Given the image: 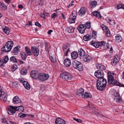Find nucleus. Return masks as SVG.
<instances>
[{"label": "nucleus", "mask_w": 124, "mask_h": 124, "mask_svg": "<svg viewBox=\"0 0 124 124\" xmlns=\"http://www.w3.org/2000/svg\"><path fill=\"white\" fill-rule=\"evenodd\" d=\"M107 84L106 79L104 78H101L98 79L96 81L97 89L100 90L102 91L106 88Z\"/></svg>", "instance_id": "f257e3e1"}, {"label": "nucleus", "mask_w": 124, "mask_h": 124, "mask_svg": "<svg viewBox=\"0 0 124 124\" xmlns=\"http://www.w3.org/2000/svg\"><path fill=\"white\" fill-rule=\"evenodd\" d=\"M114 73H111L109 72L108 73V84L113 85L124 87V85L118 82L116 80H114Z\"/></svg>", "instance_id": "f03ea898"}, {"label": "nucleus", "mask_w": 124, "mask_h": 124, "mask_svg": "<svg viewBox=\"0 0 124 124\" xmlns=\"http://www.w3.org/2000/svg\"><path fill=\"white\" fill-rule=\"evenodd\" d=\"M13 45V43L12 41H8L4 46L1 49V50L2 51L8 52L10 51Z\"/></svg>", "instance_id": "7ed1b4c3"}, {"label": "nucleus", "mask_w": 124, "mask_h": 124, "mask_svg": "<svg viewBox=\"0 0 124 124\" xmlns=\"http://www.w3.org/2000/svg\"><path fill=\"white\" fill-rule=\"evenodd\" d=\"M60 77L62 79L67 81L71 80L73 76L70 73L64 72L61 74Z\"/></svg>", "instance_id": "20e7f679"}, {"label": "nucleus", "mask_w": 124, "mask_h": 124, "mask_svg": "<svg viewBox=\"0 0 124 124\" xmlns=\"http://www.w3.org/2000/svg\"><path fill=\"white\" fill-rule=\"evenodd\" d=\"M72 66L75 69H77L79 71H82L83 69L81 63L76 60H75L73 62Z\"/></svg>", "instance_id": "39448f33"}, {"label": "nucleus", "mask_w": 124, "mask_h": 124, "mask_svg": "<svg viewBox=\"0 0 124 124\" xmlns=\"http://www.w3.org/2000/svg\"><path fill=\"white\" fill-rule=\"evenodd\" d=\"M77 13L75 11L72 12L69 18L68 19V21L70 23H74L76 19Z\"/></svg>", "instance_id": "423d86ee"}, {"label": "nucleus", "mask_w": 124, "mask_h": 124, "mask_svg": "<svg viewBox=\"0 0 124 124\" xmlns=\"http://www.w3.org/2000/svg\"><path fill=\"white\" fill-rule=\"evenodd\" d=\"M49 77V75L47 74L40 73L38 75V79L41 81H43L47 80Z\"/></svg>", "instance_id": "0eeeda50"}, {"label": "nucleus", "mask_w": 124, "mask_h": 124, "mask_svg": "<svg viewBox=\"0 0 124 124\" xmlns=\"http://www.w3.org/2000/svg\"><path fill=\"white\" fill-rule=\"evenodd\" d=\"M91 44L92 45L96 48H99L100 46H104L106 44L105 42L103 41L98 42H97L94 41H92Z\"/></svg>", "instance_id": "6e6552de"}, {"label": "nucleus", "mask_w": 124, "mask_h": 124, "mask_svg": "<svg viewBox=\"0 0 124 124\" xmlns=\"http://www.w3.org/2000/svg\"><path fill=\"white\" fill-rule=\"evenodd\" d=\"M7 95L2 91V87L0 86V100L5 101L7 100Z\"/></svg>", "instance_id": "1a4fd4ad"}, {"label": "nucleus", "mask_w": 124, "mask_h": 124, "mask_svg": "<svg viewBox=\"0 0 124 124\" xmlns=\"http://www.w3.org/2000/svg\"><path fill=\"white\" fill-rule=\"evenodd\" d=\"M104 74L103 72L101 71L97 70L95 71L94 73L95 76L98 79H100L101 78H103Z\"/></svg>", "instance_id": "9d476101"}, {"label": "nucleus", "mask_w": 124, "mask_h": 124, "mask_svg": "<svg viewBox=\"0 0 124 124\" xmlns=\"http://www.w3.org/2000/svg\"><path fill=\"white\" fill-rule=\"evenodd\" d=\"M16 108H17L15 107L10 106L8 108H7V110L9 114L13 115L16 113Z\"/></svg>", "instance_id": "9b49d317"}, {"label": "nucleus", "mask_w": 124, "mask_h": 124, "mask_svg": "<svg viewBox=\"0 0 124 124\" xmlns=\"http://www.w3.org/2000/svg\"><path fill=\"white\" fill-rule=\"evenodd\" d=\"M31 50L32 51L34 55L36 56H37L39 54V49L36 46H31Z\"/></svg>", "instance_id": "f8f14e48"}, {"label": "nucleus", "mask_w": 124, "mask_h": 124, "mask_svg": "<svg viewBox=\"0 0 124 124\" xmlns=\"http://www.w3.org/2000/svg\"><path fill=\"white\" fill-rule=\"evenodd\" d=\"M101 28L106 33V35L108 37H109L110 35V33L108 28L104 24L101 26Z\"/></svg>", "instance_id": "ddd939ff"}, {"label": "nucleus", "mask_w": 124, "mask_h": 124, "mask_svg": "<svg viewBox=\"0 0 124 124\" xmlns=\"http://www.w3.org/2000/svg\"><path fill=\"white\" fill-rule=\"evenodd\" d=\"M31 76L33 79H38V75H39L38 72L37 70H32L30 74Z\"/></svg>", "instance_id": "4468645a"}, {"label": "nucleus", "mask_w": 124, "mask_h": 124, "mask_svg": "<svg viewBox=\"0 0 124 124\" xmlns=\"http://www.w3.org/2000/svg\"><path fill=\"white\" fill-rule=\"evenodd\" d=\"M85 29V25L83 24H80L78 28L79 32L81 34H83L84 32Z\"/></svg>", "instance_id": "2eb2a0df"}, {"label": "nucleus", "mask_w": 124, "mask_h": 124, "mask_svg": "<svg viewBox=\"0 0 124 124\" xmlns=\"http://www.w3.org/2000/svg\"><path fill=\"white\" fill-rule=\"evenodd\" d=\"M84 92V89L82 88H81L77 91L76 94L78 96L83 97Z\"/></svg>", "instance_id": "dca6fc26"}, {"label": "nucleus", "mask_w": 124, "mask_h": 124, "mask_svg": "<svg viewBox=\"0 0 124 124\" xmlns=\"http://www.w3.org/2000/svg\"><path fill=\"white\" fill-rule=\"evenodd\" d=\"M56 124H66V122L62 118H57L55 121Z\"/></svg>", "instance_id": "f3484780"}, {"label": "nucleus", "mask_w": 124, "mask_h": 124, "mask_svg": "<svg viewBox=\"0 0 124 124\" xmlns=\"http://www.w3.org/2000/svg\"><path fill=\"white\" fill-rule=\"evenodd\" d=\"M78 53L80 56V58H83L85 55V52L82 48L79 49L78 51Z\"/></svg>", "instance_id": "a211bd4d"}, {"label": "nucleus", "mask_w": 124, "mask_h": 124, "mask_svg": "<svg viewBox=\"0 0 124 124\" xmlns=\"http://www.w3.org/2000/svg\"><path fill=\"white\" fill-rule=\"evenodd\" d=\"M114 100L116 102L119 103L122 101L120 95L117 93H116L114 96Z\"/></svg>", "instance_id": "6ab92c4d"}, {"label": "nucleus", "mask_w": 124, "mask_h": 124, "mask_svg": "<svg viewBox=\"0 0 124 124\" xmlns=\"http://www.w3.org/2000/svg\"><path fill=\"white\" fill-rule=\"evenodd\" d=\"M86 9L84 7L81 8L78 12V14L80 16H82V15H84L86 12Z\"/></svg>", "instance_id": "aec40b11"}, {"label": "nucleus", "mask_w": 124, "mask_h": 124, "mask_svg": "<svg viewBox=\"0 0 124 124\" xmlns=\"http://www.w3.org/2000/svg\"><path fill=\"white\" fill-rule=\"evenodd\" d=\"M20 46H17L14 48L13 52V54L14 55H17L19 53Z\"/></svg>", "instance_id": "412c9836"}, {"label": "nucleus", "mask_w": 124, "mask_h": 124, "mask_svg": "<svg viewBox=\"0 0 124 124\" xmlns=\"http://www.w3.org/2000/svg\"><path fill=\"white\" fill-rule=\"evenodd\" d=\"M21 101L18 96H16L13 98V102L14 103L16 104L20 103Z\"/></svg>", "instance_id": "4be33fe9"}, {"label": "nucleus", "mask_w": 124, "mask_h": 124, "mask_svg": "<svg viewBox=\"0 0 124 124\" xmlns=\"http://www.w3.org/2000/svg\"><path fill=\"white\" fill-rule=\"evenodd\" d=\"M25 51L27 55H30L32 54V53L30 48L26 46L25 48Z\"/></svg>", "instance_id": "5701e85b"}, {"label": "nucleus", "mask_w": 124, "mask_h": 124, "mask_svg": "<svg viewBox=\"0 0 124 124\" xmlns=\"http://www.w3.org/2000/svg\"><path fill=\"white\" fill-rule=\"evenodd\" d=\"M64 65L67 67L70 66L71 64V61L68 58H67L64 60Z\"/></svg>", "instance_id": "b1692460"}, {"label": "nucleus", "mask_w": 124, "mask_h": 124, "mask_svg": "<svg viewBox=\"0 0 124 124\" xmlns=\"http://www.w3.org/2000/svg\"><path fill=\"white\" fill-rule=\"evenodd\" d=\"M92 97V96L90 93L88 92H86L84 93V95L83 98H91Z\"/></svg>", "instance_id": "393cba45"}, {"label": "nucleus", "mask_w": 124, "mask_h": 124, "mask_svg": "<svg viewBox=\"0 0 124 124\" xmlns=\"http://www.w3.org/2000/svg\"><path fill=\"white\" fill-rule=\"evenodd\" d=\"M63 49L64 52L66 56H68V53L70 51V48L66 46H64L63 47Z\"/></svg>", "instance_id": "a878e982"}, {"label": "nucleus", "mask_w": 124, "mask_h": 124, "mask_svg": "<svg viewBox=\"0 0 124 124\" xmlns=\"http://www.w3.org/2000/svg\"><path fill=\"white\" fill-rule=\"evenodd\" d=\"M83 39L85 41L89 40L91 39V36L89 34H87L83 37Z\"/></svg>", "instance_id": "bb28decb"}, {"label": "nucleus", "mask_w": 124, "mask_h": 124, "mask_svg": "<svg viewBox=\"0 0 124 124\" xmlns=\"http://www.w3.org/2000/svg\"><path fill=\"white\" fill-rule=\"evenodd\" d=\"M90 6L92 8L95 7L97 4V2L95 0L91 1L89 4Z\"/></svg>", "instance_id": "cd10ccee"}, {"label": "nucleus", "mask_w": 124, "mask_h": 124, "mask_svg": "<svg viewBox=\"0 0 124 124\" xmlns=\"http://www.w3.org/2000/svg\"><path fill=\"white\" fill-rule=\"evenodd\" d=\"M50 59L52 62L55 63L57 61L56 56L53 55L50 56Z\"/></svg>", "instance_id": "c85d7f7f"}, {"label": "nucleus", "mask_w": 124, "mask_h": 124, "mask_svg": "<svg viewBox=\"0 0 124 124\" xmlns=\"http://www.w3.org/2000/svg\"><path fill=\"white\" fill-rule=\"evenodd\" d=\"M91 60V57L88 55L86 54L85 58H84V60L85 62H89Z\"/></svg>", "instance_id": "c756f323"}, {"label": "nucleus", "mask_w": 124, "mask_h": 124, "mask_svg": "<svg viewBox=\"0 0 124 124\" xmlns=\"http://www.w3.org/2000/svg\"><path fill=\"white\" fill-rule=\"evenodd\" d=\"M71 55L72 58L75 59L78 57V54L77 52L74 51L71 53Z\"/></svg>", "instance_id": "7c9ffc66"}, {"label": "nucleus", "mask_w": 124, "mask_h": 124, "mask_svg": "<svg viewBox=\"0 0 124 124\" xmlns=\"http://www.w3.org/2000/svg\"><path fill=\"white\" fill-rule=\"evenodd\" d=\"M23 84L26 89L29 90L30 89V86L27 81H24L23 82Z\"/></svg>", "instance_id": "2f4dec72"}, {"label": "nucleus", "mask_w": 124, "mask_h": 124, "mask_svg": "<svg viewBox=\"0 0 124 124\" xmlns=\"http://www.w3.org/2000/svg\"><path fill=\"white\" fill-rule=\"evenodd\" d=\"M119 61V60L116 57H114V59L112 60L111 63L113 65H115Z\"/></svg>", "instance_id": "473e14b6"}, {"label": "nucleus", "mask_w": 124, "mask_h": 124, "mask_svg": "<svg viewBox=\"0 0 124 124\" xmlns=\"http://www.w3.org/2000/svg\"><path fill=\"white\" fill-rule=\"evenodd\" d=\"M16 108V111H17L23 112L24 111V108L22 106H16L15 107Z\"/></svg>", "instance_id": "72a5a7b5"}, {"label": "nucleus", "mask_w": 124, "mask_h": 124, "mask_svg": "<svg viewBox=\"0 0 124 124\" xmlns=\"http://www.w3.org/2000/svg\"><path fill=\"white\" fill-rule=\"evenodd\" d=\"M66 30L68 32L72 33L74 32V29L72 27L70 26L66 28Z\"/></svg>", "instance_id": "f704fd0d"}, {"label": "nucleus", "mask_w": 124, "mask_h": 124, "mask_svg": "<svg viewBox=\"0 0 124 124\" xmlns=\"http://www.w3.org/2000/svg\"><path fill=\"white\" fill-rule=\"evenodd\" d=\"M3 30L5 33L7 34H8L9 32V29L7 26H3Z\"/></svg>", "instance_id": "c9c22d12"}, {"label": "nucleus", "mask_w": 124, "mask_h": 124, "mask_svg": "<svg viewBox=\"0 0 124 124\" xmlns=\"http://www.w3.org/2000/svg\"><path fill=\"white\" fill-rule=\"evenodd\" d=\"M116 40L118 42H120L122 39V38L121 36L119 34H117L115 36Z\"/></svg>", "instance_id": "e433bc0d"}, {"label": "nucleus", "mask_w": 124, "mask_h": 124, "mask_svg": "<svg viewBox=\"0 0 124 124\" xmlns=\"http://www.w3.org/2000/svg\"><path fill=\"white\" fill-rule=\"evenodd\" d=\"M96 67L98 69L102 70H104L106 69L105 67L101 64L97 65Z\"/></svg>", "instance_id": "4c0bfd02"}, {"label": "nucleus", "mask_w": 124, "mask_h": 124, "mask_svg": "<svg viewBox=\"0 0 124 124\" xmlns=\"http://www.w3.org/2000/svg\"><path fill=\"white\" fill-rule=\"evenodd\" d=\"M10 61L15 63L17 62V60L14 56L11 57L10 58Z\"/></svg>", "instance_id": "58836bf2"}, {"label": "nucleus", "mask_w": 124, "mask_h": 124, "mask_svg": "<svg viewBox=\"0 0 124 124\" xmlns=\"http://www.w3.org/2000/svg\"><path fill=\"white\" fill-rule=\"evenodd\" d=\"M18 116L21 118H23L27 116V114L21 112L18 114Z\"/></svg>", "instance_id": "ea45409f"}, {"label": "nucleus", "mask_w": 124, "mask_h": 124, "mask_svg": "<svg viewBox=\"0 0 124 124\" xmlns=\"http://www.w3.org/2000/svg\"><path fill=\"white\" fill-rule=\"evenodd\" d=\"M21 56L22 59L24 60H25L27 58L26 55L25 53L23 52L21 53Z\"/></svg>", "instance_id": "a19ab883"}, {"label": "nucleus", "mask_w": 124, "mask_h": 124, "mask_svg": "<svg viewBox=\"0 0 124 124\" xmlns=\"http://www.w3.org/2000/svg\"><path fill=\"white\" fill-rule=\"evenodd\" d=\"M85 28L90 29L91 27L90 23L89 22H86L85 25Z\"/></svg>", "instance_id": "79ce46f5"}, {"label": "nucleus", "mask_w": 124, "mask_h": 124, "mask_svg": "<svg viewBox=\"0 0 124 124\" xmlns=\"http://www.w3.org/2000/svg\"><path fill=\"white\" fill-rule=\"evenodd\" d=\"M92 13L93 16L97 17H99V16H100L99 12L97 11L93 12Z\"/></svg>", "instance_id": "37998d69"}, {"label": "nucleus", "mask_w": 124, "mask_h": 124, "mask_svg": "<svg viewBox=\"0 0 124 124\" xmlns=\"http://www.w3.org/2000/svg\"><path fill=\"white\" fill-rule=\"evenodd\" d=\"M27 72V70L26 69H22L20 71V73L21 74L23 75H25Z\"/></svg>", "instance_id": "c03bdc74"}, {"label": "nucleus", "mask_w": 124, "mask_h": 124, "mask_svg": "<svg viewBox=\"0 0 124 124\" xmlns=\"http://www.w3.org/2000/svg\"><path fill=\"white\" fill-rule=\"evenodd\" d=\"M0 4V6L2 7V9L5 10L7 8V6L4 3H1Z\"/></svg>", "instance_id": "a18cd8bd"}, {"label": "nucleus", "mask_w": 124, "mask_h": 124, "mask_svg": "<svg viewBox=\"0 0 124 124\" xmlns=\"http://www.w3.org/2000/svg\"><path fill=\"white\" fill-rule=\"evenodd\" d=\"M9 59L8 58L7 55L5 56L3 58L4 63H6L8 61Z\"/></svg>", "instance_id": "49530a36"}, {"label": "nucleus", "mask_w": 124, "mask_h": 124, "mask_svg": "<svg viewBox=\"0 0 124 124\" xmlns=\"http://www.w3.org/2000/svg\"><path fill=\"white\" fill-rule=\"evenodd\" d=\"M117 8L118 9L122 8L124 9V5L122 4H119L117 5Z\"/></svg>", "instance_id": "de8ad7c7"}, {"label": "nucleus", "mask_w": 124, "mask_h": 124, "mask_svg": "<svg viewBox=\"0 0 124 124\" xmlns=\"http://www.w3.org/2000/svg\"><path fill=\"white\" fill-rule=\"evenodd\" d=\"M96 32L95 31H93V33L92 34V37L94 39L96 38Z\"/></svg>", "instance_id": "09e8293b"}, {"label": "nucleus", "mask_w": 124, "mask_h": 124, "mask_svg": "<svg viewBox=\"0 0 124 124\" xmlns=\"http://www.w3.org/2000/svg\"><path fill=\"white\" fill-rule=\"evenodd\" d=\"M45 45V49L47 50H48L49 48H50V46H49V44L45 42L44 43Z\"/></svg>", "instance_id": "8fccbe9b"}, {"label": "nucleus", "mask_w": 124, "mask_h": 124, "mask_svg": "<svg viewBox=\"0 0 124 124\" xmlns=\"http://www.w3.org/2000/svg\"><path fill=\"white\" fill-rule=\"evenodd\" d=\"M73 119L74 120L78 122L81 123V122L82 121V120L80 119H77L75 118H73Z\"/></svg>", "instance_id": "3c124183"}, {"label": "nucleus", "mask_w": 124, "mask_h": 124, "mask_svg": "<svg viewBox=\"0 0 124 124\" xmlns=\"http://www.w3.org/2000/svg\"><path fill=\"white\" fill-rule=\"evenodd\" d=\"M1 121L2 123H5V124H7L8 123V122L7 121L6 119L5 118H2L1 119Z\"/></svg>", "instance_id": "603ef678"}, {"label": "nucleus", "mask_w": 124, "mask_h": 124, "mask_svg": "<svg viewBox=\"0 0 124 124\" xmlns=\"http://www.w3.org/2000/svg\"><path fill=\"white\" fill-rule=\"evenodd\" d=\"M4 62H3V60L0 58V66H3L4 65Z\"/></svg>", "instance_id": "864d4df0"}, {"label": "nucleus", "mask_w": 124, "mask_h": 124, "mask_svg": "<svg viewBox=\"0 0 124 124\" xmlns=\"http://www.w3.org/2000/svg\"><path fill=\"white\" fill-rule=\"evenodd\" d=\"M105 57L106 58L108 59H109L111 58V56L110 55L107 54L105 55Z\"/></svg>", "instance_id": "5fc2aeb1"}, {"label": "nucleus", "mask_w": 124, "mask_h": 124, "mask_svg": "<svg viewBox=\"0 0 124 124\" xmlns=\"http://www.w3.org/2000/svg\"><path fill=\"white\" fill-rule=\"evenodd\" d=\"M57 16V14H56L55 13H54L52 15L51 17L52 18H54Z\"/></svg>", "instance_id": "6e6d98bb"}, {"label": "nucleus", "mask_w": 124, "mask_h": 124, "mask_svg": "<svg viewBox=\"0 0 124 124\" xmlns=\"http://www.w3.org/2000/svg\"><path fill=\"white\" fill-rule=\"evenodd\" d=\"M27 116L30 118H32L34 117V115H33L27 114Z\"/></svg>", "instance_id": "4d7b16f0"}, {"label": "nucleus", "mask_w": 124, "mask_h": 124, "mask_svg": "<svg viewBox=\"0 0 124 124\" xmlns=\"http://www.w3.org/2000/svg\"><path fill=\"white\" fill-rule=\"evenodd\" d=\"M35 25L37 26H38L39 27H40L41 26V25L40 24V23L38 22H35Z\"/></svg>", "instance_id": "13d9d810"}, {"label": "nucleus", "mask_w": 124, "mask_h": 124, "mask_svg": "<svg viewBox=\"0 0 124 124\" xmlns=\"http://www.w3.org/2000/svg\"><path fill=\"white\" fill-rule=\"evenodd\" d=\"M43 14H45V16H49V13H47L45 11H43Z\"/></svg>", "instance_id": "bf43d9fd"}, {"label": "nucleus", "mask_w": 124, "mask_h": 124, "mask_svg": "<svg viewBox=\"0 0 124 124\" xmlns=\"http://www.w3.org/2000/svg\"><path fill=\"white\" fill-rule=\"evenodd\" d=\"M18 85L16 83H13V87L16 88L17 86Z\"/></svg>", "instance_id": "052dcab7"}, {"label": "nucleus", "mask_w": 124, "mask_h": 124, "mask_svg": "<svg viewBox=\"0 0 124 124\" xmlns=\"http://www.w3.org/2000/svg\"><path fill=\"white\" fill-rule=\"evenodd\" d=\"M5 1L8 4H9L11 2L10 0H5Z\"/></svg>", "instance_id": "680f3d73"}, {"label": "nucleus", "mask_w": 124, "mask_h": 124, "mask_svg": "<svg viewBox=\"0 0 124 124\" xmlns=\"http://www.w3.org/2000/svg\"><path fill=\"white\" fill-rule=\"evenodd\" d=\"M7 124H16L13 122L10 121Z\"/></svg>", "instance_id": "e2e57ef3"}, {"label": "nucleus", "mask_w": 124, "mask_h": 124, "mask_svg": "<svg viewBox=\"0 0 124 124\" xmlns=\"http://www.w3.org/2000/svg\"><path fill=\"white\" fill-rule=\"evenodd\" d=\"M59 13H60L61 14V15H62V17L63 18H65V16L63 15V14L61 12H59Z\"/></svg>", "instance_id": "0e129e2a"}, {"label": "nucleus", "mask_w": 124, "mask_h": 124, "mask_svg": "<svg viewBox=\"0 0 124 124\" xmlns=\"http://www.w3.org/2000/svg\"><path fill=\"white\" fill-rule=\"evenodd\" d=\"M19 8H21L23 7V6L22 4H20L18 6Z\"/></svg>", "instance_id": "69168bd1"}, {"label": "nucleus", "mask_w": 124, "mask_h": 124, "mask_svg": "<svg viewBox=\"0 0 124 124\" xmlns=\"http://www.w3.org/2000/svg\"><path fill=\"white\" fill-rule=\"evenodd\" d=\"M109 43H107V44H106V48H109Z\"/></svg>", "instance_id": "338daca9"}, {"label": "nucleus", "mask_w": 124, "mask_h": 124, "mask_svg": "<svg viewBox=\"0 0 124 124\" xmlns=\"http://www.w3.org/2000/svg\"><path fill=\"white\" fill-rule=\"evenodd\" d=\"M53 31L52 30H50L47 32V33L48 34H50L51 32Z\"/></svg>", "instance_id": "774afa93"}]
</instances>
